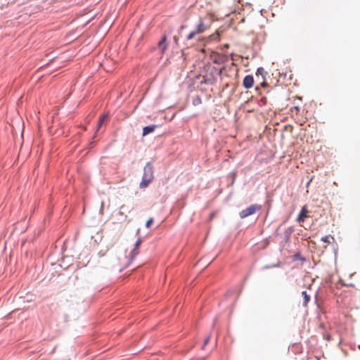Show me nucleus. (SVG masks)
Segmentation results:
<instances>
[{"instance_id":"obj_12","label":"nucleus","mask_w":360,"mask_h":360,"mask_svg":"<svg viewBox=\"0 0 360 360\" xmlns=\"http://www.w3.org/2000/svg\"><path fill=\"white\" fill-rule=\"evenodd\" d=\"M141 243V239L140 238H139L137 239V240L136 241V243H135V245H134V250H136L138 252H139V246Z\"/></svg>"},{"instance_id":"obj_18","label":"nucleus","mask_w":360,"mask_h":360,"mask_svg":"<svg viewBox=\"0 0 360 360\" xmlns=\"http://www.w3.org/2000/svg\"><path fill=\"white\" fill-rule=\"evenodd\" d=\"M295 109L296 111H299V110H300L299 107H297V106L295 107Z\"/></svg>"},{"instance_id":"obj_16","label":"nucleus","mask_w":360,"mask_h":360,"mask_svg":"<svg viewBox=\"0 0 360 360\" xmlns=\"http://www.w3.org/2000/svg\"><path fill=\"white\" fill-rule=\"evenodd\" d=\"M210 341V336H208L205 340V342H204V344L202 345V348H204V347L208 343V342Z\"/></svg>"},{"instance_id":"obj_7","label":"nucleus","mask_w":360,"mask_h":360,"mask_svg":"<svg viewBox=\"0 0 360 360\" xmlns=\"http://www.w3.org/2000/svg\"><path fill=\"white\" fill-rule=\"evenodd\" d=\"M308 210L307 209L306 206L302 207L298 217H297V221L302 222L304 221V219L307 217Z\"/></svg>"},{"instance_id":"obj_5","label":"nucleus","mask_w":360,"mask_h":360,"mask_svg":"<svg viewBox=\"0 0 360 360\" xmlns=\"http://www.w3.org/2000/svg\"><path fill=\"white\" fill-rule=\"evenodd\" d=\"M254 84V78L252 75H247L244 77L243 85L245 89H250Z\"/></svg>"},{"instance_id":"obj_4","label":"nucleus","mask_w":360,"mask_h":360,"mask_svg":"<svg viewBox=\"0 0 360 360\" xmlns=\"http://www.w3.org/2000/svg\"><path fill=\"white\" fill-rule=\"evenodd\" d=\"M207 29V27L205 25V23L200 20L197 25L195 30L191 32L187 37V39H192L196 34L204 32Z\"/></svg>"},{"instance_id":"obj_2","label":"nucleus","mask_w":360,"mask_h":360,"mask_svg":"<svg viewBox=\"0 0 360 360\" xmlns=\"http://www.w3.org/2000/svg\"><path fill=\"white\" fill-rule=\"evenodd\" d=\"M153 167L152 165L148 163L144 167L143 175L140 183V188H146L153 181Z\"/></svg>"},{"instance_id":"obj_6","label":"nucleus","mask_w":360,"mask_h":360,"mask_svg":"<svg viewBox=\"0 0 360 360\" xmlns=\"http://www.w3.org/2000/svg\"><path fill=\"white\" fill-rule=\"evenodd\" d=\"M158 48L160 49L161 53H164L168 47V43L167 42V37L163 36L159 41Z\"/></svg>"},{"instance_id":"obj_13","label":"nucleus","mask_w":360,"mask_h":360,"mask_svg":"<svg viewBox=\"0 0 360 360\" xmlns=\"http://www.w3.org/2000/svg\"><path fill=\"white\" fill-rule=\"evenodd\" d=\"M212 70H213V72H214V73L215 75L220 76V75H221V73H222V70H223V69H222V68H221V69H217V68H214L212 69Z\"/></svg>"},{"instance_id":"obj_1","label":"nucleus","mask_w":360,"mask_h":360,"mask_svg":"<svg viewBox=\"0 0 360 360\" xmlns=\"http://www.w3.org/2000/svg\"><path fill=\"white\" fill-rule=\"evenodd\" d=\"M138 255V252L136 250H133L130 252L129 255H126L125 252L120 253L116 260H114L112 264V267L121 271L122 269L127 268L132 259Z\"/></svg>"},{"instance_id":"obj_8","label":"nucleus","mask_w":360,"mask_h":360,"mask_svg":"<svg viewBox=\"0 0 360 360\" xmlns=\"http://www.w3.org/2000/svg\"><path fill=\"white\" fill-rule=\"evenodd\" d=\"M157 126L155 124L149 125L143 127V136H145L152 132L154 131Z\"/></svg>"},{"instance_id":"obj_9","label":"nucleus","mask_w":360,"mask_h":360,"mask_svg":"<svg viewBox=\"0 0 360 360\" xmlns=\"http://www.w3.org/2000/svg\"><path fill=\"white\" fill-rule=\"evenodd\" d=\"M321 240L326 243H332L335 239H334V237L331 235H328V236H323L321 238Z\"/></svg>"},{"instance_id":"obj_17","label":"nucleus","mask_w":360,"mask_h":360,"mask_svg":"<svg viewBox=\"0 0 360 360\" xmlns=\"http://www.w3.org/2000/svg\"><path fill=\"white\" fill-rule=\"evenodd\" d=\"M207 81L210 82H212L215 81V79L214 78H212V79L207 78Z\"/></svg>"},{"instance_id":"obj_10","label":"nucleus","mask_w":360,"mask_h":360,"mask_svg":"<svg viewBox=\"0 0 360 360\" xmlns=\"http://www.w3.org/2000/svg\"><path fill=\"white\" fill-rule=\"evenodd\" d=\"M108 115L107 114L103 115L101 117H100L99 120L97 124V129H98L101 127L103 123L108 119Z\"/></svg>"},{"instance_id":"obj_15","label":"nucleus","mask_w":360,"mask_h":360,"mask_svg":"<svg viewBox=\"0 0 360 360\" xmlns=\"http://www.w3.org/2000/svg\"><path fill=\"white\" fill-rule=\"evenodd\" d=\"M153 218H150L149 219H148L146 223V228H150L151 224H153Z\"/></svg>"},{"instance_id":"obj_11","label":"nucleus","mask_w":360,"mask_h":360,"mask_svg":"<svg viewBox=\"0 0 360 360\" xmlns=\"http://www.w3.org/2000/svg\"><path fill=\"white\" fill-rule=\"evenodd\" d=\"M302 295L304 297V302H303V305L304 306H307V303L309 302V301L310 300V297L309 295L307 294V291L304 290V291H302Z\"/></svg>"},{"instance_id":"obj_14","label":"nucleus","mask_w":360,"mask_h":360,"mask_svg":"<svg viewBox=\"0 0 360 360\" xmlns=\"http://www.w3.org/2000/svg\"><path fill=\"white\" fill-rule=\"evenodd\" d=\"M201 103H202V101H201L200 97H199V96H197V97H196V98H195V99L193 100V104H194V105L200 104Z\"/></svg>"},{"instance_id":"obj_3","label":"nucleus","mask_w":360,"mask_h":360,"mask_svg":"<svg viewBox=\"0 0 360 360\" xmlns=\"http://www.w3.org/2000/svg\"><path fill=\"white\" fill-rule=\"evenodd\" d=\"M262 209V206L259 205H257V204H255V205H251L250 207H248V208L242 210L240 213H239V215H240V217L241 219H243V218H245V217H248L250 215H252L253 214H255L257 211H259Z\"/></svg>"}]
</instances>
